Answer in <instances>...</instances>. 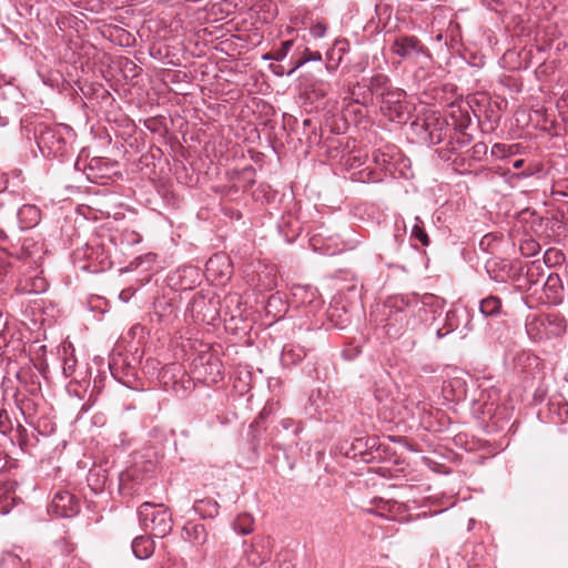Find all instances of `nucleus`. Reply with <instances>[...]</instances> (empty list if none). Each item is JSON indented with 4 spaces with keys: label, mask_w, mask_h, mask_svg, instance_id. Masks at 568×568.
Returning a JSON list of instances; mask_svg holds the SVG:
<instances>
[{
    "label": "nucleus",
    "mask_w": 568,
    "mask_h": 568,
    "mask_svg": "<svg viewBox=\"0 0 568 568\" xmlns=\"http://www.w3.org/2000/svg\"><path fill=\"white\" fill-rule=\"evenodd\" d=\"M471 124V118L468 109L457 108L449 113V119L429 115L412 123L414 132L425 143L429 145L446 144L437 149L438 155L444 160H449L450 154L467 146L473 141V135L467 132Z\"/></svg>",
    "instance_id": "obj_1"
},
{
    "label": "nucleus",
    "mask_w": 568,
    "mask_h": 568,
    "mask_svg": "<svg viewBox=\"0 0 568 568\" xmlns=\"http://www.w3.org/2000/svg\"><path fill=\"white\" fill-rule=\"evenodd\" d=\"M385 333L390 338H398L416 325V314L426 312L417 295H396L384 303Z\"/></svg>",
    "instance_id": "obj_2"
},
{
    "label": "nucleus",
    "mask_w": 568,
    "mask_h": 568,
    "mask_svg": "<svg viewBox=\"0 0 568 568\" xmlns=\"http://www.w3.org/2000/svg\"><path fill=\"white\" fill-rule=\"evenodd\" d=\"M14 402L22 415L34 413L36 407L44 406L41 393L40 374L32 367H21L16 373Z\"/></svg>",
    "instance_id": "obj_3"
},
{
    "label": "nucleus",
    "mask_w": 568,
    "mask_h": 568,
    "mask_svg": "<svg viewBox=\"0 0 568 568\" xmlns=\"http://www.w3.org/2000/svg\"><path fill=\"white\" fill-rule=\"evenodd\" d=\"M372 162L378 172H369L368 181L376 183L386 178L404 175V169L408 166L409 160L394 144H384L372 152Z\"/></svg>",
    "instance_id": "obj_4"
},
{
    "label": "nucleus",
    "mask_w": 568,
    "mask_h": 568,
    "mask_svg": "<svg viewBox=\"0 0 568 568\" xmlns=\"http://www.w3.org/2000/svg\"><path fill=\"white\" fill-rule=\"evenodd\" d=\"M525 329L530 341L541 343L562 337L567 332V321L560 313L528 314Z\"/></svg>",
    "instance_id": "obj_5"
},
{
    "label": "nucleus",
    "mask_w": 568,
    "mask_h": 568,
    "mask_svg": "<svg viewBox=\"0 0 568 568\" xmlns=\"http://www.w3.org/2000/svg\"><path fill=\"white\" fill-rule=\"evenodd\" d=\"M138 518L142 528L151 529L158 538H164L173 529L172 514L163 504L142 503L138 508Z\"/></svg>",
    "instance_id": "obj_6"
},
{
    "label": "nucleus",
    "mask_w": 568,
    "mask_h": 568,
    "mask_svg": "<svg viewBox=\"0 0 568 568\" xmlns=\"http://www.w3.org/2000/svg\"><path fill=\"white\" fill-rule=\"evenodd\" d=\"M471 414L485 424L489 432L504 430L510 419L508 409L496 405L494 402H488L484 393L480 394L479 398L473 400Z\"/></svg>",
    "instance_id": "obj_7"
},
{
    "label": "nucleus",
    "mask_w": 568,
    "mask_h": 568,
    "mask_svg": "<svg viewBox=\"0 0 568 568\" xmlns=\"http://www.w3.org/2000/svg\"><path fill=\"white\" fill-rule=\"evenodd\" d=\"M119 163L108 158L95 156L89 163H84L82 154L79 155L73 163V180L82 182L89 180L93 183H99V180L111 178L116 173Z\"/></svg>",
    "instance_id": "obj_8"
},
{
    "label": "nucleus",
    "mask_w": 568,
    "mask_h": 568,
    "mask_svg": "<svg viewBox=\"0 0 568 568\" xmlns=\"http://www.w3.org/2000/svg\"><path fill=\"white\" fill-rule=\"evenodd\" d=\"M389 50L393 54L403 60H410L422 64L432 61V54L428 48L415 36H395L389 45Z\"/></svg>",
    "instance_id": "obj_9"
},
{
    "label": "nucleus",
    "mask_w": 568,
    "mask_h": 568,
    "mask_svg": "<svg viewBox=\"0 0 568 568\" xmlns=\"http://www.w3.org/2000/svg\"><path fill=\"white\" fill-rule=\"evenodd\" d=\"M220 300L212 292H197L189 303L187 311L195 322L214 325L220 317Z\"/></svg>",
    "instance_id": "obj_10"
},
{
    "label": "nucleus",
    "mask_w": 568,
    "mask_h": 568,
    "mask_svg": "<svg viewBox=\"0 0 568 568\" xmlns=\"http://www.w3.org/2000/svg\"><path fill=\"white\" fill-rule=\"evenodd\" d=\"M192 374L205 385L217 384L223 379L222 361L212 353H201L192 361Z\"/></svg>",
    "instance_id": "obj_11"
},
{
    "label": "nucleus",
    "mask_w": 568,
    "mask_h": 568,
    "mask_svg": "<svg viewBox=\"0 0 568 568\" xmlns=\"http://www.w3.org/2000/svg\"><path fill=\"white\" fill-rule=\"evenodd\" d=\"M16 277V292L19 294H41L48 288V282L41 275L39 264H19Z\"/></svg>",
    "instance_id": "obj_12"
},
{
    "label": "nucleus",
    "mask_w": 568,
    "mask_h": 568,
    "mask_svg": "<svg viewBox=\"0 0 568 568\" xmlns=\"http://www.w3.org/2000/svg\"><path fill=\"white\" fill-rule=\"evenodd\" d=\"M379 110L389 121L396 123H406L410 115L409 105L406 101V93L402 89H396L388 97L379 101Z\"/></svg>",
    "instance_id": "obj_13"
},
{
    "label": "nucleus",
    "mask_w": 568,
    "mask_h": 568,
    "mask_svg": "<svg viewBox=\"0 0 568 568\" xmlns=\"http://www.w3.org/2000/svg\"><path fill=\"white\" fill-rule=\"evenodd\" d=\"M69 129L67 124H58L54 129L42 133L38 141L40 150L43 152V149H47L48 155L58 158L61 161L67 160L69 155V143L63 136V131H69Z\"/></svg>",
    "instance_id": "obj_14"
},
{
    "label": "nucleus",
    "mask_w": 568,
    "mask_h": 568,
    "mask_svg": "<svg viewBox=\"0 0 568 568\" xmlns=\"http://www.w3.org/2000/svg\"><path fill=\"white\" fill-rule=\"evenodd\" d=\"M243 547L247 564L257 568L271 559L273 540L268 536H257L251 544L243 541Z\"/></svg>",
    "instance_id": "obj_15"
},
{
    "label": "nucleus",
    "mask_w": 568,
    "mask_h": 568,
    "mask_svg": "<svg viewBox=\"0 0 568 568\" xmlns=\"http://www.w3.org/2000/svg\"><path fill=\"white\" fill-rule=\"evenodd\" d=\"M16 250L13 257L19 264H39L44 254V244L39 239L27 236L17 242Z\"/></svg>",
    "instance_id": "obj_16"
},
{
    "label": "nucleus",
    "mask_w": 568,
    "mask_h": 568,
    "mask_svg": "<svg viewBox=\"0 0 568 568\" xmlns=\"http://www.w3.org/2000/svg\"><path fill=\"white\" fill-rule=\"evenodd\" d=\"M6 212L16 213L20 229L29 230L38 225L41 220V211L33 204H23L18 206L17 196L13 194V199L10 204L6 207Z\"/></svg>",
    "instance_id": "obj_17"
},
{
    "label": "nucleus",
    "mask_w": 568,
    "mask_h": 568,
    "mask_svg": "<svg viewBox=\"0 0 568 568\" xmlns=\"http://www.w3.org/2000/svg\"><path fill=\"white\" fill-rule=\"evenodd\" d=\"M23 417L27 424L41 436L47 437L55 432L57 424L48 413L47 403H44V406L36 407L33 414L23 415Z\"/></svg>",
    "instance_id": "obj_18"
},
{
    "label": "nucleus",
    "mask_w": 568,
    "mask_h": 568,
    "mask_svg": "<svg viewBox=\"0 0 568 568\" xmlns=\"http://www.w3.org/2000/svg\"><path fill=\"white\" fill-rule=\"evenodd\" d=\"M374 397L378 414L386 420H392L398 414V403L393 390L387 386L376 385Z\"/></svg>",
    "instance_id": "obj_19"
},
{
    "label": "nucleus",
    "mask_w": 568,
    "mask_h": 568,
    "mask_svg": "<svg viewBox=\"0 0 568 568\" xmlns=\"http://www.w3.org/2000/svg\"><path fill=\"white\" fill-rule=\"evenodd\" d=\"M488 159V146L484 142L474 144L465 153L459 154L454 164L460 173L469 171L476 163L484 162Z\"/></svg>",
    "instance_id": "obj_20"
},
{
    "label": "nucleus",
    "mask_w": 568,
    "mask_h": 568,
    "mask_svg": "<svg viewBox=\"0 0 568 568\" xmlns=\"http://www.w3.org/2000/svg\"><path fill=\"white\" fill-rule=\"evenodd\" d=\"M71 491L65 488L58 489L50 505L48 506V514L51 519H64L69 520L71 515Z\"/></svg>",
    "instance_id": "obj_21"
},
{
    "label": "nucleus",
    "mask_w": 568,
    "mask_h": 568,
    "mask_svg": "<svg viewBox=\"0 0 568 568\" xmlns=\"http://www.w3.org/2000/svg\"><path fill=\"white\" fill-rule=\"evenodd\" d=\"M171 281L176 290L187 291L194 288L201 282V273L199 267L185 265L179 267L171 276Z\"/></svg>",
    "instance_id": "obj_22"
},
{
    "label": "nucleus",
    "mask_w": 568,
    "mask_h": 568,
    "mask_svg": "<svg viewBox=\"0 0 568 568\" xmlns=\"http://www.w3.org/2000/svg\"><path fill=\"white\" fill-rule=\"evenodd\" d=\"M294 53L290 59V69L286 75H292L297 69L302 68L307 62L322 61L320 51H312L304 44L303 40L297 39V44L293 48Z\"/></svg>",
    "instance_id": "obj_23"
},
{
    "label": "nucleus",
    "mask_w": 568,
    "mask_h": 568,
    "mask_svg": "<svg viewBox=\"0 0 568 568\" xmlns=\"http://www.w3.org/2000/svg\"><path fill=\"white\" fill-rule=\"evenodd\" d=\"M486 271L489 277L497 283H506L514 278L517 271L507 260H490L486 264Z\"/></svg>",
    "instance_id": "obj_24"
},
{
    "label": "nucleus",
    "mask_w": 568,
    "mask_h": 568,
    "mask_svg": "<svg viewBox=\"0 0 568 568\" xmlns=\"http://www.w3.org/2000/svg\"><path fill=\"white\" fill-rule=\"evenodd\" d=\"M306 355L305 346L296 342H288L282 347L280 361L283 367L290 368L302 363Z\"/></svg>",
    "instance_id": "obj_25"
},
{
    "label": "nucleus",
    "mask_w": 568,
    "mask_h": 568,
    "mask_svg": "<svg viewBox=\"0 0 568 568\" xmlns=\"http://www.w3.org/2000/svg\"><path fill=\"white\" fill-rule=\"evenodd\" d=\"M145 476L146 475L141 474L139 468H131L121 475L120 488L123 490H128V493L131 495H140L142 490L148 488L143 487Z\"/></svg>",
    "instance_id": "obj_26"
},
{
    "label": "nucleus",
    "mask_w": 568,
    "mask_h": 568,
    "mask_svg": "<svg viewBox=\"0 0 568 568\" xmlns=\"http://www.w3.org/2000/svg\"><path fill=\"white\" fill-rule=\"evenodd\" d=\"M547 303L558 305L564 298V286L561 278L556 273H549L542 283Z\"/></svg>",
    "instance_id": "obj_27"
},
{
    "label": "nucleus",
    "mask_w": 568,
    "mask_h": 568,
    "mask_svg": "<svg viewBox=\"0 0 568 568\" xmlns=\"http://www.w3.org/2000/svg\"><path fill=\"white\" fill-rule=\"evenodd\" d=\"M366 87L369 91V94H372V99L374 100L375 97L378 101L383 100L385 97H388L397 89L393 87L390 79L384 73H377L373 75Z\"/></svg>",
    "instance_id": "obj_28"
},
{
    "label": "nucleus",
    "mask_w": 568,
    "mask_h": 568,
    "mask_svg": "<svg viewBox=\"0 0 568 568\" xmlns=\"http://www.w3.org/2000/svg\"><path fill=\"white\" fill-rule=\"evenodd\" d=\"M349 51V43L346 39H338L326 52L325 68L329 73L335 72L341 65L344 55Z\"/></svg>",
    "instance_id": "obj_29"
},
{
    "label": "nucleus",
    "mask_w": 568,
    "mask_h": 568,
    "mask_svg": "<svg viewBox=\"0 0 568 568\" xmlns=\"http://www.w3.org/2000/svg\"><path fill=\"white\" fill-rule=\"evenodd\" d=\"M294 296L300 300V303L310 308V312H316L323 306V300L316 288L313 287H297Z\"/></svg>",
    "instance_id": "obj_30"
},
{
    "label": "nucleus",
    "mask_w": 568,
    "mask_h": 568,
    "mask_svg": "<svg viewBox=\"0 0 568 568\" xmlns=\"http://www.w3.org/2000/svg\"><path fill=\"white\" fill-rule=\"evenodd\" d=\"M111 375L120 383L126 384L124 377L133 375L132 367L122 354L112 355L109 362Z\"/></svg>",
    "instance_id": "obj_31"
},
{
    "label": "nucleus",
    "mask_w": 568,
    "mask_h": 568,
    "mask_svg": "<svg viewBox=\"0 0 568 568\" xmlns=\"http://www.w3.org/2000/svg\"><path fill=\"white\" fill-rule=\"evenodd\" d=\"M378 447L379 439L376 436H363L353 440L351 450L353 452V457H365L371 455L373 450L378 449Z\"/></svg>",
    "instance_id": "obj_32"
},
{
    "label": "nucleus",
    "mask_w": 568,
    "mask_h": 568,
    "mask_svg": "<svg viewBox=\"0 0 568 568\" xmlns=\"http://www.w3.org/2000/svg\"><path fill=\"white\" fill-rule=\"evenodd\" d=\"M185 538L195 546L206 544L209 534L205 526L201 523L187 521L183 526Z\"/></svg>",
    "instance_id": "obj_33"
},
{
    "label": "nucleus",
    "mask_w": 568,
    "mask_h": 568,
    "mask_svg": "<svg viewBox=\"0 0 568 568\" xmlns=\"http://www.w3.org/2000/svg\"><path fill=\"white\" fill-rule=\"evenodd\" d=\"M131 548L138 559L145 560L154 552V541L150 536H138L132 540Z\"/></svg>",
    "instance_id": "obj_34"
},
{
    "label": "nucleus",
    "mask_w": 568,
    "mask_h": 568,
    "mask_svg": "<svg viewBox=\"0 0 568 568\" xmlns=\"http://www.w3.org/2000/svg\"><path fill=\"white\" fill-rule=\"evenodd\" d=\"M479 312L484 317H497L503 314V301L499 296L488 295L479 302Z\"/></svg>",
    "instance_id": "obj_35"
},
{
    "label": "nucleus",
    "mask_w": 568,
    "mask_h": 568,
    "mask_svg": "<svg viewBox=\"0 0 568 568\" xmlns=\"http://www.w3.org/2000/svg\"><path fill=\"white\" fill-rule=\"evenodd\" d=\"M393 8L392 6L387 3H376L375 4V16L377 19V23L375 24V19L372 18L368 22L366 28L371 29L372 32H378L379 26L382 24L383 28L386 26V23L389 21L392 17Z\"/></svg>",
    "instance_id": "obj_36"
},
{
    "label": "nucleus",
    "mask_w": 568,
    "mask_h": 568,
    "mask_svg": "<svg viewBox=\"0 0 568 568\" xmlns=\"http://www.w3.org/2000/svg\"><path fill=\"white\" fill-rule=\"evenodd\" d=\"M193 510L202 518L212 519L219 515L220 505L215 499L206 497L195 500L193 504Z\"/></svg>",
    "instance_id": "obj_37"
},
{
    "label": "nucleus",
    "mask_w": 568,
    "mask_h": 568,
    "mask_svg": "<svg viewBox=\"0 0 568 568\" xmlns=\"http://www.w3.org/2000/svg\"><path fill=\"white\" fill-rule=\"evenodd\" d=\"M366 85H361V83H356L354 88L349 92L351 102L346 106L345 111H349L353 105L366 106L373 103L372 94H369Z\"/></svg>",
    "instance_id": "obj_38"
},
{
    "label": "nucleus",
    "mask_w": 568,
    "mask_h": 568,
    "mask_svg": "<svg viewBox=\"0 0 568 568\" xmlns=\"http://www.w3.org/2000/svg\"><path fill=\"white\" fill-rule=\"evenodd\" d=\"M463 317H467V308L454 307L447 311L443 325L449 333H453L460 327Z\"/></svg>",
    "instance_id": "obj_39"
},
{
    "label": "nucleus",
    "mask_w": 568,
    "mask_h": 568,
    "mask_svg": "<svg viewBox=\"0 0 568 568\" xmlns=\"http://www.w3.org/2000/svg\"><path fill=\"white\" fill-rule=\"evenodd\" d=\"M296 44L297 39L282 41L278 48H274L270 52L265 53L263 55V60L277 62L283 61Z\"/></svg>",
    "instance_id": "obj_40"
},
{
    "label": "nucleus",
    "mask_w": 568,
    "mask_h": 568,
    "mask_svg": "<svg viewBox=\"0 0 568 568\" xmlns=\"http://www.w3.org/2000/svg\"><path fill=\"white\" fill-rule=\"evenodd\" d=\"M287 306L283 301V297L280 294V292L272 294L267 298V302L265 304V311L268 315L281 318L285 314Z\"/></svg>",
    "instance_id": "obj_41"
},
{
    "label": "nucleus",
    "mask_w": 568,
    "mask_h": 568,
    "mask_svg": "<svg viewBox=\"0 0 568 568\" xmlns=\"http://www.w3.org/2000/svg\"><path fill=\"white\" fill-rule=\"evenodd\" d=\"M519 148V144L507 145L503 143H495L490 149V156L495 159L510 158L518 152Z\"/></svg>",
    "instance_id": "obj_42"
},
{
    "label": "nucleus",
    "mask_w": 568,
    "mask_h": 568,
    "mask_svg": "<svg viewBox=\"0 0 568 568\" xmlns=\"http://www.w3.org/2000/svg\"><path fill=\"white\" fill-rule=\"evenodd\" d=\"M254 520L250 515L239 516L233 523V529L240 535H250L254 530Z\"/></svg>",
    "instance_id": "obj_43"
},
{
    "label": "nucleus",
    "mask_w": 568,
    "mask_h": 568,
    "mask_svg": "<svg viewBox=\"0 0 568 568\" xmlns=\"http://www.w3.org/2000/svg\"><path fill=\"white\" fill-rule=\"evenodd\" d=\"M410 239L419 241L423 246H428L430 243L419 216H415V224L412 227Z\"/></svg>",
    "instance_id": "obj_44"
},
{
    "label": "nucleus",
    "mask_w": 568,
    "mask_h": 568,
    "mask_svg": "<svg viewBox=\"0 0 568 568\" xmlns=\"http://www.w3.org/2000/svg\"><path fill=\"white\" fill-rule=\"evenodd\" d=\"M544 276L545 274L542 267L539 264L532 262L531 265L528 266L526 274L527 284L529 285V288L532 285H538L539 283L542 284L545 281Z\"/></svg>",
    "instance_id": "obj_45"
},
{
    "label": "nucleus",
    "mask_w": 568,
    "mask_h": 568,
    "mask_svg": "<svg viewBox=\"0 0 568 568\" xmlns=\"http://www.w3.org/2000/svg\"><path fill=\"white\" fill-rule=\"evenodd\" d=\"M541 247L539 243L531 239H523L519 243V251L524 256L530 257L535 256L540 252Z\"/></svg>",
    "instance_id": "obj_46"
},
{
    "label": "nucleus",
    "mask_w": 568,
    "mask_h": 568,
    "mask_svg": "<svg viewBox=\"0 0 568 568\" xmlns=\"http://www.w3.org/2000/svg\"><path fill=\"white\" fill-rule=\"evenodd\" d=\"M16 246L17 243L13 241L12 236L0 229V251L13 257V254L17 252Z\"/></svg>",
    "instance_id": "obj_47"
},
{
    "label": "nucleus",
    "mask_w": 568,
    "mask_h": 568,
    "mask_svg": "<svg viewBox=\"0 0 568 568\" xmlns=\"http://www.w3.org/2000/svg\"><path fill=\"white\" fill-rule=\"evenodd\" d=\"M18 266L19 264L0 256V282L6 281L8 277L16 276Z\"/></svg>",
    "instance_id": "obj_48"
},
{
    "label": "nucleus",
    "mask_w": 568,
    "mask_h": 568,
    "mask_svg": "<svg viewBox=\"0 0 568 568\" xmlns=\"http://www.w3.org/2000/svg\"><path fill=\"white\" fill-rule=\"evenodd\" d=\"M16 500L17 498L13 495L0 488V515L4 516L9 514L16 505Z\"/></svg>",
    "instance_id": "obj_49"
},
{
    "label": "nucleus",
    "mask_w": 568,
    "mask_h": 568,
    "mask_svg": "<svg viewBox=\"0 0 568 568\" xmlns=\"http://www.w3.org/2000/svg\"><path fill=\"white\" fill-rule=\"evenodd\" d=\"M156 257L158 255L152 252L138 256L133 261H131L130 267L139 268L145 264L146 266L144 267V270H150L151 265L155 262Z\"/></svg>",
    "instance_id": "obj_50"
},
{
    "label": "nucleus",
    "mask_w": 568,
    "mask_h": 568,
    "mask_svg": "<svg viewBox=\"0 0 568 568\" xmlns=\"http://www.w3.org/2000/svg\"><path fill=\"white\" fill-rule=\"evenodd\" d=\"M21 558L12 552H6L0 559V568H21Z\"/></svg>",
    "instance_id": "obj_51"
},
{
    "label": "nucleus",
    "mask_w": 568,
    "mask_h": 568,
    "mask_svg": "<svg viewBox=\"0 0 568 568\" xmlns=\"http://www.w3.org/2000/svg\"><path fill=\"white\" fill-rule=\"evenodd\" d=\"M404 241L403 234L395 233L388 241L387 247L384 253L379 254L381 258H384V254L397 253Z\"/></svg>",
    "instance_id": "obj_52"
},
{
    "label": "nucleus",
    "mask_w": 568,
    "mask_h": 568,
    "mask_svg": "<svg viewBox=\"0 0 568 568\" xmlns=\"http://www.w3.org/2000/svg\"><path fill=\"white\" fill-rule=\"evenodd\" d=\"M275 407L276 405L273 404V403H267L263 409L260 412V414L257 415V417L255 418L254 423L251 425H256V426H262V424L264 422H266L271 415H273L274 410H275Z\"/></svg>",
    "instance_id": "obj_53"
},
{
    "label": "nucleus",
    "mask_w": 568,
    "mask_h": 568,
    "mask_svg": "<svg viewBox=\"0 0 568 568\" xmlns=\"http://www.w3.org/2000/svg\"><path fill=\"white\" fill-rule=\"evenodd\" d=\"M551 194L556 197H568V178L556 181Z\"/></svg>",
    "instance_id": "obj_54"
},
{
    "label": "nucleus",
    "mask_w": 568,
    "mask_h": 568,
    "mask_svg": "<svg viewBox=\"0 0 568 568\" xmlns=\"http://www.w3.org/2000/svg\"><path fill=\"white\" fill-rule=\"evenodd\" d=\"M116 34V43L121 47H130L134 42L133 36L122 28L114 30Z\"/></svg>",
    "instance_id": "obj_55"
},
{
    "label": "nucleus",
    "mask_w": 568,
    "mask_h": 568,
    "mask_svg": "<svg viewBox=\"0 0 568 568\" xmlns=\"http://www.w3.org/2000/svg\"><path fill=\"white\" fill-rule=\"evenodd\" d=\"M13 432L10 417L6 410H0V433L2 435H10Z\"/></svg>",
    "instance_id": "obj_56"
},
{
    "label": "nucleus",
    "mask_w": 568,
    "mask_h": 568,
    "mask_svg": "<svg viewBox=\"0 0 568 568\" xmlns=\"http://www.w3.org/2000/svg\"><path fill=\"white\" fill-rule=\"evenodd\" d=\"M54 546L58 548V550L62 555L70 554L71 549H70V540H69V536H68V530L64 531V536L59 537V539H57L54 541Z\"/></svg>",
    "instance_id": "obj_57"
},
{
    "label": "nucleus",
    "mask_w": 568,
    "mask_h": 568,
    "mask_svg": "<svg viewBox=\"0 0 568 568\" xmlns=\"http://www.w3.org/2000/svg\"><path fill=\"white\" fill-rule=\"evenodd\" d=\"M372 503L376 507V514L384 516L385 511L392 510V503L389 500H384L383 498H374Z\"/></svg>",
    "instance_id": "obj_58"
},
{
    "label": "nucleus",
    "mask_w": 568,
    "mask_h": 568,
    "mask_svg": "<svg viewBox=\"0 0 568 568\" xmlns=\"http://www.w3.org/2000/svg\"><path fill=\"white\" fill-rule=\"evenodd\" d=\"M92 213V210L90 207L84 206H78L75 210L77 216L73 219V222L75 224H82L83 222L88 221L90 219L89 214Z\"/></svg>",
    "instance_id": "obj_59"
},
{
    "label": "nucleus",
    "mask_w": 568,
    "mask_h": 568,
    "mask_svg": "<svg viewBox=\"0 0 568 568\" xmlns=\"http://www.w3.org/2000/svg\"><path fill=\"white\" fill-rule=\"evenodd\" d=\"M122 237L128 245H135L142 241V236L135 231H124Z\"/></svg>",
    "instance_id": "obj_60"
},
{
    "label": "nucleus",
    "mask_w": 568,
    "mask_h": 568,
    "mask_svg": "<svg viewBox=\"0 0 568 568\" xmlns=\"http://www.w3.org/2000/svg\"><path fill=\"white\" fill-rule=\"evenodd\" d=\"M280 424H281L283 429L287 430L290 428H293V433H294L295 436H297L302 432L301 424L296 423L292 418H283Z\"/></svg>",
    "instance_id": "obj_61"
},
{
    "label": "nucleus",
    "mask_w": 568,
    "mask_h": 568,
    "mask_svg": "<svg viewBox=\"0 0 568 568\" xmlns=\"http://www.w3.org/2000/svg\"><path fill=\"white\" fill-rule=\"evenodd\" d=\"M89 381H85L83 379L82 382H74L73 381V386L77 385V387H73V390H72V394L73 396H77L80 400L83 399L84 395H82L80 393V389L79 388H83V392L85 393L87 392V386L89 385Z\"/></svg>",
    "instance_id": "obj_62"
},
{
    "label": "nucleus",
    "mask_w": 568,
    "mask_h": 568,
    "mask_svg": "<svg viewBox=\"0 0 568 568\" xmlns=\"http://www.w3.org/2000/svg\"><path fill=\"white\" fill-rule=\"evenodd\" d=\"M326 33V26L323 23H316L311 28V34L314 38H323Z\"/></svg>",
    "instance_id": "obj_63"
},
{
    "label": "nucleus",
    "mask_w": 568,
    "mask_h": 568,
    "mask_svg": "<svg viewBox=\"0 0 568 568\" xmlns=\"http://www.w3.org/2000/svg\"><path fill=\"white\" fill-rule=\"evenodd\" d=\"M13 199V194L10 192H0V211L4 210Z\"/></svg>",
    "instance_id": "obj_64"
}]
</instances>
